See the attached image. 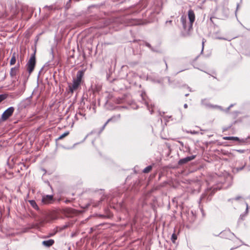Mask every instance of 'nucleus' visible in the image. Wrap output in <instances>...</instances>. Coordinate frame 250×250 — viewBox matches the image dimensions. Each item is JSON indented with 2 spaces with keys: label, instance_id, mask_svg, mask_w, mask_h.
I'll list each match as a JSON object with an SVG mask.
<instances>
[{
  "label": "nucleus",
  "instance_id": "obj_22",
  "mask_svg": "<svg viewBox=\"0 0 250 250\" xmlns=\"http://www.w3.org/2000/svg\"><path fill=\"white\" fill-rule=\"evenodd\" d=\"M99 5L97 4H92L88 7V10H90L91 8H98Z\"/></svg>",
  "mask_w": 250,
  "mask_h": 250
},
{
  "label": "nucleus",
  "instance_id": "obj_24",
  "mask_svg": "<svg viewBox=\"0 0 250 250\" xmlns=\"http://www.w3.org/2000/svg\"><path fill=\"white\" fill-rule=\"evenodd\" d=\"M41 34H39V35L37 36L36 37V38L35 39V48H36V44L39 41V36Z\"/></svg>",
  "mask_w": 250,
  "mask_h": 250
},
{
  "label": "nucleus",
  "instance_id": "obj_35",
  "mask_svg": "<svg viewBox=\"0 0 250 250\" xmlns=\"http://www.w3.org/2000/svg\"><path fill=\"white\" fill-rule=\"evenodd\" d=\"M204 39H203V41H202V46L203 47H204Z\"/></svg>",
  "mask_w": 250,
  "mask_h": 250
},
{
  "label": "nucleus",
  "instance_id": "obj_3",
  "mask_svg": "<svg viewBox=\"0 0 250 250\" xmlns=\"http://www.w3.org/2000/svg\"><path fill=\"white\" fill-rule=\"evenodd\" d=\"M49 59L46 62H50L54 61V62H60L59 56L57 52H56L53 47H51L49 52Z\"/></svg>",
  "mask_w": 250,
  "mask_h": 250
},
{
  "label": "nucleus",
  "instance_id": "obj_11",
  "mask_svg": "<svg viewBox=\"0 0 250 250\" xmlns=\"http://www.w3.org/2000/svg\"><path fill=\"white\" fill-rule=\"evenodd\" d=\"M17 57L19 59V55L16 54V53H14L13 54L12 57H11V60H10L9 62H16ZM18 62H19L20 60L18 59ZM20 61H21V62L23 61V60L21 59V55L20 56Z\"/></svg>",
  "mask_w": 250,
  "mask_h": 250
},
{
  "label": "nucleus",
  "instance_id": "obj_28",
  "mask_svg": "<svg viewBox=\"0 0 250 250\" xmlns=\"http://www.w3.org/2000/svg\"><path fill=\"white\" fill-rule=\"evenodd\" d=\"M172 20H168V21H166V24H172Z\"/></svg>",
  "mask_w": 250,
  "mask_h": 250
},
{
  "label": "nucleus",
  "instance_id": "obj_2",
  "mask_svg": "<svg viewBox=\"0 0 250 250\" xmlns=\"http://www.w3.org/2000/svg\"><path fill=\"white\" fill-rule=\"evenodd\" d=\"M181 21L182 24L183 29L185 31H188V32L187 33L182 32L181 35L183 37H186V36L189 35V34L188 33L190 31H188L189 21H188V20L186 16L182 15L181 17Z\"/></svg>",
  "mask_w": 250,
  "mask_h": 250
},
{
  "label": "nucleus",
  "instance_id": "obj_33",
  "mask_svg": "<svg viewBox=\"0 0 250 250\" xmlns=\"http://www.w3.org/2000/svg\"><path fill=\"white\" fill-rule=\"evenodd\" d=\"M184 107L185 108H187L188 107V104H185L184 105Z\"/></svg>",
  "mask_w": 250,
  "mask_h": 250
},
{
  "label": "nucleus",
  "instance_id": "obj_26",
  "mask_svg": "<svg viewBox=\"0 0 250 250\" xmlns=\"http://www.w3.org/2000/svg\"><path fill=\"white\" fill-rule=\"evenodd\" d=\"M70 0H69L68 1H67L66 4V9H68L70 6Z\"/></svg>",
  "mask_w": 250,
  "mask_h": 250
},
{
  "label": "nucleus",
  "instance_id": "obj_6",
  "mask_svg": "<svg viewBox=\"0 0 250 250\" xmlns=\"http://www.w3.org/2000/svg\"><path fill=\"white\" fill-rule=\"evenodd\" d=\"M14 111V108L13 107H10L7 108L2 114L1 119L2 120H6L13 114Z\"/></svg>",
  "mask_w": 250,
  "mask_h": 250
},
{
  "label": "nucleus",
  "instance_id": "obj_17",
  "mask_svg": "<svg viewBox=\"0 0 250 250\" xmlns=\"http://www.w3.org/2000/svg\"><path fill=\"white\" fill-rule=\"evenodd\" d=\"M223 139L225 140H232L234 141H239V139L237 137H224Z\"/></svg>",
  "mask_w": 250,
  "mask_h": 250
},
{
  "label": "nucleus",
  "instance_id": "obj_31",
  "mask_svg": "<svg viewBox=\"0 0 250 250\" xmlns=\"http://www.w3.org/2000/svg\"><path fill=\"white\" fill-rule=\"evenodd\" d=\"M214 17H210V22H211L212 23H213V21L212 20V19L214 18Z\"/></svg>",
  "mask_w": 250,
  "mask_h": 250
},
{
  "label": "nucleus",
  "instance_id": "obj_13",
  "mask_svg": "<svg viewBox=\"0 0 250 250\" xmlns=\"http://www.w3.org/2000/svg\"><path fill=\"white\" fill-rule=\"evenodd\" d=\"M54 243V241L53 239H49L48 240L43 241L42 242V244L43 246L49 247L53 245Z\"/></svg>",
  "mask_w": 250,
  "mask_h": 250
},
{
  "label": "nucleus",
  "instance_id": "obj_25",
  "mask_svg": "<svg viewBox=\"0 0 250 250\" xmlns=\"http://www.w3.org/2000/svg\"><path fill=\"white\" fill-rule=\"evenodd\" d=\"M6 98V96L4 95H0V103L4 100Z\"/></svg>",
  "mask_w": 250,
  "mask_h": 250
},
{
  "label": "nucleus",
  "instance_id": "obj_9",
  "mask_svg": "<svg viewBox=\"0 0 250 250\" xmlns=\"http://www.w3.org/2000/svg\"><path fill=\"white\" fill-rule=\"evenodd\" d=\"M53 195H47L45 196H43L42 201L43 204H50L53 200Z\"/></svg>",
  "mask_w": 250,
  "mask_h": 250
},
{
  "label": "nucleus",
  "instance_id": "obj_10",
  "mask_svg": "<svg viewBox=\"0 0 250 250\" xmlns=\"http://www.w3.org/2000/svg\"><path fill=\"white\" fill-rule=\"evenodd\" d=\"M143 45L147 47L151 51L153 52H159V50L158 48L152 47L149 42H144Z\"/></svg>",
  "mask_w": 250,
  "mask_h": 250
},
{
  "label": "nucleus",
  "instance_id": "obj_16",
  "mask_svg": "<svg viewBox=\"0 0 250 250\" xmlns=\"http://www.w3.org/2000/svg\"><path fill=\"white\" fill-rule=\"evenodd\" d=\"M149 22H150V21L147 20H139L136 21V24L137 25H145Z\"/></svg>",
  "mask_w": 250,
  "mask_h": 250
},
{
  "label": "nucleus",
  "instance_id": "obj_20",
  "mask_svg": "<svg viewBox=\"0 0 250 250\" xmlns=\"http://www.w3.org/2000/svg\"><path fill=\"white\" fill-rule=\"evenodd\" d=\"M29 203L34 208H38V206L35 201L30 200L29 201Z\"/></svg>",
  "mask_w": 250,
  "mask_h": 250
},
{
  "label": "nucleus",
  "instance_id": "obj_30",
  "mask_svg": "<svg viewBox=\"0 0 250 250\" xmlns=\"http://www.w3.org/2000/svg\"><path fill=\"white\" fill-rule=\"evenodd\" d=\"M111 120V119H108L107 122L105 123V124L104 125V127L105 126H106L107 125V124Z\"/></svg>",
  "mask_w": 250,
  "mask_h": 250
},
{
  "label": "nucleus",
  "instance_id": "obj_21",
  "mask_svg": "<svg viewBox=\"0 0 250 250\" xmlns=\"http://www.w3.org/2000/svg\"><path fill=\"white\" fill-rule=\"evenodd\" d=\"M177 235H176V234L174 233H173L171 236V240L173 243H174L175 242V241L177 239Z\"/></svg>",
  "mask_w": 250,
  "mask_h": 250
},
{
  "label": "nucleus",
  "instance_id": "obj_1",
  "mask_svg": "<svg viewBox=\"0 0 250 250\" xmlns=\"http://www.w3.org/2000/svg\"><path fill=\"white\" fill-rule=\"evenodd\" d=\"M84 71V70L79 71L77 73L76 77L73 78L72 83L68 84L69 91L70 93H73L80 87Z\"/></svg>",
  "mask_w": 250,
  "mask_h": 250
},
{
  "label": "nucleus",
  "instance_id": "obj_5",
  "mask_svg": "<svg viewBox=\"0 0 250 250\" xmlns=\"http://www.w3.org/2000/svg\"><path fill=\"white\" fill-rule=\"evenodd\" d=\"M146 6L147 3L146 2H140L136 5L134 6L132 9V12L134 14L138 13L143 9L145 8Z\"/></svg>",
  "mask_w": 250,
  "mask_h": 250
},
{
  "label": "nucleus",
  "instance_id": "obj_29",
  "mask_svg": "<svg viewBox=\"0 0 250 250\" xmlns=\"http://www.w3.org/2000/svg\"><path fill=\"white\" fill-rule=\"evenodd\" d=\"M25 8H26V10H27V11H30V10L29 9V8L28 6H27V7H23V12H24Z\"/></svg>",
  "mask_w": 250,
  "mask_h": 250
},
{
  "label": "nucleus",
  "instance_id": "obj_38",
  "mask_svg": "<svg viewBox=\"0 0 250 250\" xmlns=\"http://www.w3.org/2000/svg\"><path fill=\"white\" fill-rule=\"evenodd\" d=\"M239 198H240V197H237V198H236V200H238V199H239Z\"/></svg>",
  "mask_w": 250,
  "mask_h": 250
},
{
  "label": "nucleus",
  "instance_id": "obj_39",
  "mask_svg": "<svg viewBox=\"0 0 250 250\" xmlns=\"http://www.w3.org/2000/svg\"><path fill=\"white\" fill-rule=\"evenodd\" d=\"M249 30L250 31V29Z\"/></svg>",
  "mask_w": 250,
  "mask_h": 250
},
{
  "label": "nucleus",
  "instance_id": "obj_14",
  "mask_svg": "<svg viewBox=\"0 0 250 250\" xmlns=\"http://www.w3.org/2000/svg\"><path fill=\"white\" fill-rule=\"evenodd\" d=\"M35 66V63H27L26 65L27 69L29 72V74H30L33 70L34 69Z\"/></svg>",
  "mask_w": 250,
  "mask_h": 250
},
{
  "label": "nucleus",
  "instance_id": "obj_18",
  "mask_svg": "<svg viewBox=\"0 0 250 250\" xmlns=\"http://www.w3.org/2000/svg\"><path fill=\"white\" fill-rule=\"evenodd\" d=\"M152 166H148L147 167H146L143 170V172L147 173L150 172L152 169Z\"/></svg>",
  "mask_w": 250,
  "mask_h": 250
},
{
  "label": "nucleus",
  "instance_id": "obj_19",
  "mask_svg": "<svg viewBox=\"0 0 250 250\" xmlns=\"http://www.w3.org/2000/svg\"><path fill=\"white\" fill-rule=\"evenodd\" d=\"M69 134V131H66L62 134L60 136V137L58 138V140H62L65 137L67 136Z\"/></svg>",
  "mask_w": 250,
  "mask_h": 250
},
{
  "label": "nucleus",
  "instance_id": "obj_34",
  "mask_svg": "<svg viewBox=\"0 0 250 250\" xmlns=\"http://www.w3.org/2000/svg\"><path fill=\"white\" fill-rule=\"evenodd\" d=\"M239 5V4H237V7H236V11H235V13H236V11H237V10H238V9Z\"/></svg>",
  "mask_w": 250,
  "mask_h": 250
},
{
  "label": "nucleus",
  "instance_id": "obj_12",
  "mask_svg": "<svg viewBox=\"0 0 250 250\" xmlns=\"http://www.w3.org/2000/svg\"><path fill=\"white\" fill-rule=\"evenodd\" d=\"M36 49L35 48L34 52L31 55L27 62H36Z\"/></svg>",
  "mask_w": 250,
  "mask_h": 250
},
{
  "label": "nucleus",
  "instance_id": "obj_4",
  "mask_svg": "<svg viewBox=\"0 0 250 250\" xmlns=\"http://www.w3.org/2000/svg\"><path fill=\"white\" fill-rule=\"evenodd\" d=\"M188 31L192 29L193 22L195 20V16L194 11L190 9L188 11Z\"/></svg>",
  "mask_w": 250,
  "mask_h": 250
},
{
  "label": "nucleus",
  "instance_id": "obj_7",
  "mask_svg": "<svg viewBox=\"0 0 250 250\" xmlns=\"http://www.w3.org/2000/svg\"><path fill=\"white\" fill-rule=\"evenodd\" d=\"M229 8L223 6L221 10V15L220 16V19H225L229 17Z\"/></svg>",
  "mask_w": 250,
  "mask_h": 250
},
{
  "label": "nucleus",
  "instance_id": "obj_37",
  "mask_svg": "<svg viewBox=\"0 0 250 250\" xmlns=\"http://www.w3.org/2000/svg\"><path fill=\"white\" fill-rule=\"evenodd\" d=\"M33 12H34V10H33V9H32V10H31V14H33Z\"/></svg>",
  "mask_w": 250,
  "mask_h": 250
},
{
  "label": "nucleus",
  "instance_id": "obj_8",
  "mask_svg": "<svg viewBox=\"0 0 250 250\" xmlns=\"http://www.w3.org/2000/svg\"><path fill=\"white\" fill-rule=\"evenodd\" d=\"M195 158V155H192L190 156H188L183 159H180L178 162V164L180 165H183L184 164L187 163V162L193 160Z\"/></svg>",
  "mask_w": 250,
  "mask_h": 250
},
{
  "label": "nucleus",
  "instance_id": "obj_36",
  "mask_svg": "<svg viewBox=\"0 0 250 250\" xmlns=\"http://www.w3.org/2000/svg\"><path fill=\"white\" fill-rule=\"evenodd\" d=\"M218 9V7L216 6V8H215V11H216Z\"/></svg>",
  "mask_w": 250,
  "mask_h": 250
},
{
  "label": "nucleus",
  "instance_id": "obj_15",
  "mask_svg": "<svg viewBox=\"0 0 250 250\" xmlns=\"http://www.w3.org/2000/svg\"><path fill=\"white\" fill-rule=\"evenodd\" d=\"M19 68V65L18 64L17 66L13 67L11 69L10 75L12 77L15 76L16 75L17 72Z\"/></svg>",
  "mask_w": 250,
  "mask_h": 250
},
{
  "label": "nucleus",
  "instance_id": "obj_23",
  "mask_svg": "<svg viewBox=\"0 0 250 250\" xmlns=\"http://www.w3.org/2000/svg\"><path fill=\"white\" fill-rule=\"evenodd\" d=\"M44 8H48L49 10L50 11H52V10H54V7H53V5H50V6H48V5H45L44 7Z\"/></svg>",
  "mask_w": 250,
  "mask_h": 250
},
{
  "label": "nucleus",
  "instance_id": "obj_32",
  "mask_svg": "<svg viewBox=\"0 0 250 250\" xmlns=\"http://www.w3.org/2000/svg\"><path fill=\"white\" fill-rule=\"evenodd\" d=\"M243 167H239V168H238V167H237V171L241 170H242V169H243Z\"/></svg>",
  "mask_w": 250,
  "mask_h": 250
},
{
  "label": "nucleus",
  "instance_id": "obj_27",
  "mask_svg": "<svg viewBox=\"0 0 250 250\" xmlns=\"http://www.w3.org/2000/svg\"><path fill=\"white\" fill-rule=\"evenodd\" d=\"M26 37L27 38H29L31 36V33L29 32V31H26Z\"/></svg>",
  "mask_w": 250,
  "mask_h": 250
}]
</instances>
